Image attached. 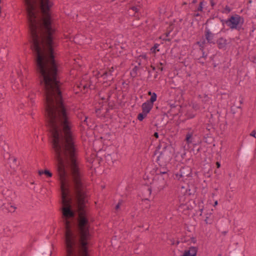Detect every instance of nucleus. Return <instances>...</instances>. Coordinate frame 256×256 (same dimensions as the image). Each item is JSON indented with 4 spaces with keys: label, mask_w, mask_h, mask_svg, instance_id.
I'll return each instance as SVG.
<instances>
[{
    "label": "nucleus",
    "mask_w": 256,
    "mask_h": 256,
    "mask_svg": "<svg viewBox=\"0 0 256 256\" xmlns=\"http://www.w3.org/2000/svg\"><path fill=\"white\" fill-rule=\"evenodd\" d=\"M205 221H206V223H207V224H210L211 222V220H210L208 216L206 217Z\"/></svg>",
    "instance_id": "a878e982"
},
{
    "label": "nucleus",
    "mask_w": 256,
    "mask_h": 256,
    "mask_svg": "<svg viewBox=\"0 0 256 256\" xmlns=\"http://www.w3.org/2000/svg\"><path fill=\"white\" fill-rule=\"evenodd\" d=\"M156 68L162 71L163 70L162 64L160 62L156 66Z\"/></svg>",
    "instance_id": "aec40b11"
},
{
    "label": "nucleus",
    "mask_w": 256,
    "mask_h": 256,
    "mask_svg": "<svg viewBox=\"0 0 256 256\" xmlns=\"http://www.w3.org/2000/svg\"><path fill=\"white\" fill-rule=\"evenodd\" d=\"M156 98H157V96H156V93L154 92H153L152 94V96H151L150 100H148V102H152V104H153V103L156 101Z\"/></svg>",
    "instance_id": "ddd939ff"
},
{
    "label": "nucleus",
    "mask_w": 256,
    "mask_h": 256,
    "mask_svg": "<svg viewBox=\"0 0 256 256\" xmlns=\"http://www.w3.org/2000/svg\"><path fill=\"white\" fill-rule=\"evenodd\" d=\"M154 137H156V138H158V132H155L154 134Z\"/></svg>",
    "instance_id": "7c9ffc66"
},
{
    "label": "nucleus",
    "mask_w": 256,
    "mask_h": 256,
    "mask_svg": "<svg viewBox=\"0 0 256 256\" xmlns=\"http://www.w3.org/2000/svg\"><path fill=\"white\" fill-rule=\"evenodd\" d=\"M159 178H160V180H162V182L159 186V188L161 190L164 188L165 184H166V182L164 180V178L162 177V176H159Z\"/></svg>",
    "instance_id": "4468645a"
},
{
    "label": "nucleus",
    "mask_w": 256,
    "mask_h": 256,
    "mask_svg": "<svg viewBox=\"0 0 256 256\" xmlns=\"http://www.w3.org/2000/svg\"><path fill=\"white\" fill-rule=\"evenodd\" d=\"M228 176L230 178H232V177H234V173H229L228 174Z\"/></svg>",
    "instance_id": "c85d7f7f"
},
{
    "label": "nucleus",
    "mask_w": 256,
    "mask_h": 256,
    "mask_svg": "<svg viewBox=\"0 0 256 256\" xmlns=\"http://www.w3.org/2000/svg\"><path fill=\"white\" fill-rule=\"evenodd\" d=\"M86 118H85V120H84V122H86Z\"/></svg>",
    "instance_id": "58836bf2"
},
{
    "label": "nucleus",
    "mask_w": 256,
    "mask_h": 256,
    "mask_svg": "<svg viewBox=\"0 0 256 256\" xmlns=\"http://www.w3.org/2000/svg\"><path fill=\"white\" fill-rule=\"evenodd\" d=\"M152 68H153V70H154L156 69V68H155V67H152Z\"/></svg>",
    "instance_id": "e433bc0d"
},
{
    "label": "nucleus",
    "mask_w": 256,
    "mask_h": 256,
    "mask_svg": "<svg viewBox=\"0 0 256 256\" xmlns=\"http://www.w3.org/2000/svg\"><path fill=\"white\" fill-rule=\"evenodd\" d=\"M218 44L219 46V48H223L224 47V45L220 43V41H218Z\"/></svg>",
    "instance_id": "cd10ccee"
},
{
    "label": "nucleus",
    "mask_w": 256,
    "mask_h": 256,
    "mask_svg": "<svg viewBox=\"0 0 256 256\" xmlns=\"http://www.w3.org/2000/svg\"><path fill=\"white\" fill-rule=\"evenodd\" d=\"M227 124V122H225V125Z\"/></svg>",
    "instance_id": "79ce46f5"
},
{
    "label": "nucleus",
    "mask_w": 256,
    "mask_h": 256,
    "mask_svg": "<svg viewBox=\"0 0 256 256\" xmlns=\"http://www.w3.org/2000/svg\"><path fill=\"white\" fill-rule=\"evenodd\" d=\"M216 166H217V168H220V164L218 162H216Z\"/></svg>",
    "instance_id": "473e14b6"
},
{
    "label": "nucleus",
    "mask_w": 256,
    "mask_h": 256,
    "mask_svg": "<svg viewBox=\"0 0 256 256\" xmlns=\"http://www.w3.org/2000/svg\"><path fill=\"white\" fill-rule=\"evenodd\" d=\"M147 114L146 113H144L143 112L142 113H140L138 114V119L142 121L144 118L146 116Z\"/></svg>",
    "instance_id": "f8f14e48"
},
{
    "label": "nucleus",
    "mask_w": 256,
    "mask_h": 256,
    "mask_svg": "<svg viewBox=\"0 0 256 256\" xmlns=\"http://www.w3.org/2000/svg\"><path fill=\"white\" fill-rule=\"evenodd\" d=\"M90 86L88 83H86V82L84 80H82L80 82V86H78V87L81 88H82L84 89V92H85V90L87 89Z\"/></svg>",
    "instance_id": "1a4fd4ad"
},
{
    "label": "nucleus",
    "mask_w": 256,
    "mask_h": 256,
    "mask_svg": "<svg viewBox=\"0 0 256 256\" xmlns=\"http://www.w3.org/2000/svg\"><path fill=\"white\" fill-rule=\"evenodd\" d=\"M144 201L145 202H148V200H145Z\"/></svg>",
    "instance_id": "a19ab883"
},
{
    "label": "nucleus",
    "mask_w": 256,
    "mask_h": 256,
    "mask_svg": "<svg viewBox=\"0 0 256 256\" xmlns=\"http://www.w3.org/2000/svg\"><path fill=\"white\" fill-rule=\"evenodd\" d=\"M244 98L242 96H240L238 98H233V100H231L230 102L228 103V104L230 106L231 112L234 114L236 112L234 110V108L241 109L240 105L243 103Z\"/></svg>",
    "instance_id": "f03ea898"
},
{
    "label": "nucleus",
    "mask_w": 256,
    "mask_h": 256,
    "mask_svg": "<svg viewBox=\"0 0 256 256\" xmlns=\"http://www.w3.org/2000/svg\"><path fill=\"white\" fill-rule=\"evenodd\" d=\"M38 174L39 175H42V174H44V171L42 170H40L38 171Z\"/></svg>",
    "instance_id": "c756f323"
},
{
    "label": "nucleus",
    "mask_w": 256,
    "mask_h": 256,
    "mask_svg": "<svg viewBox=\"0 0 256 256\" xmlns=\"http://www.w3.org/2000/svg\"><path fill=\"white\" fill-rule=\"evenodd\" d=\"M244 23V18L237 14L232 15L226 20H225V24L232 30H240Z\"/></svg>",
    "instance_id": "f257e3e1"
},
{
    "label": "nucleus",
    "mask_w": 256,
    "mask_h": 256,
    "mask_svg": "<svg viewBox=\"0 0 256 256\" xmlns=\"http://www.w3.org/2000/svg\"><path fill=\"white\" fill-rule=\"evenodd\" d=\"M113 70H114V68L112 67L110 69L108 72H106L104 74V75L108 76V74H110L111 73L113 72Z\"/></svg>",
    "instance_id": "a211bd4d"
},
{
    "label": "nucleus",
    "mask_w": 256,
    "mask_h": 256,
    "mask_svg": "<svg viewBox=\"0 0 256 256\" xmlns=\"http://www.w3.org/2000/svg\"><path fill=\"white\" fill-rule=\"evenodd\" d=\"M164 12H165V8L164 7L160 10V14H164Z\"/></svg>",
    "instance_id": "bb28decb"
},
{
    "label": "nucleus",
    "mask_w": 256,
    "mask_h": 256,
    "mask_svg": "<svg viewBox=\"0 0 256 256\" xmlns=\"http://www.w3.org/2000/svg\"><path fill=\"white\" fill-rule=\"evenodd\" d=\"M256 134V130H253L250 134V136H255Z\"/></svg>",
    "instance_id": "b1692460"
},
{
    "label": "nucleus",
    "mask_w": 256,
    "mask_h": 256,
    "mask_svg": "<svg viewBox=\"0 0 256 256\" xmlns=\"http://www.w3.org/2000/svg\"><path fill=\"white\" fill-rule=\"evenodd\" d=\"M190 174V168H184L180 170L179 173L175 174V178L180 180V178L188 176Z\"/></svg>",
    "instance_id": "39448f33"
},
{
    "label": "nucleus",
    "mask_w": 256,
    "mask_h": 256,
    "mask_svg": "<svg viewBox=\"0 0 256 256\" xmlns=\"http://www.w3.org/2000/svg\"><path fill=\"white\" fill-rule=\"evenodd\" d=\"M2 96V94H1L0 96V98H1Z\"/></svg>",
    "instance_id": "ea45409f"
},
{
    "label": "nucleus",
    "mask_w": 256,
    "mask_h": 256,
    "mask_svg": "<svg viewBox=\"0 0 256 256\" xmlns=\"http://www.w3.org/2000/svg\"><path fill=\"white\" fill-rule=\"evenodd\" d=\"M218 204V202H217V201H216V202H215V204L216 205V204Z\"/></svg>",
    "instance_id": "4c0bfd02"
},
{
    "label": "nucleus",
    "mask_w": 256,
    "mask_h": 256,
    "mask_svg": "<svg viewBox=\"0 0 256 256\" xmlns=\"http://www.w3.org/2000/svg\"><path fill=\"white\" fill-rule=\"evenodd\" d=\"M131 8L133 11H134L136 12H137L138 10V8L137 6H132Z\"/></svg>",
    "instance_id": "4be33fe9"
},
{
    "label": "nucleus",
    "mask_w": 256,
    "mask_h": 256,
    "mask_svg": "<svg viewBox=\"0 0 256 256\" xmlns=\"http://www.w3.org/2000/svg\"><path fill=\"white\" fill-rule=\"evenodd\" d=\"M152 94H153V93H152V92H148V94L149 96H152Z\"/></svg>",
    "instance_id": "72a5a7b5"
},
{
    "label": "nucleus",
    "mask_w": 256,
    "mask_h": 256,
    "mask_svg": "<svg viewBox=\"0 0 256 256\" xmlns=\"http://www.w3.org/2000/svg\"><path fill=\"white\" fill-rule=\"evenodd\" d=\"M231 10H232L231 8L228 6H225V12H226L228 14L230 12Z\"/></svg>",
    "instance_id": "412c9836"
},
{
    "label": "nucleus",
    "mask_w": 256,
    "mask_h": 256,
    "mask_svg": "<svg viewBox=\"0 0 256 256\" xmlns=\"http://www.w3.org/2000/svg\"><path fill=\"white\" fill-rule=\"evenodd\" d=\"M142 58L146 59V55H142L140 56Z\"/></svg>",
    "instance_id": "2f4dec72"
},
{
    "label": "nucleus",
    "mask_w": 256,
    "mask_h": 256,
    "mask_svg": "<svg viewBox=\"0 0 256 256\" xmlns=\"http://www.w3.org/2000/svg\"><path fill=\"white\" fill-rule=\"evenodd\" d=\"M122 204V201H120L118 203V204L116 206V210H118L121 204Z\"/></svg>",
    "instance_id": "5701e85b"
},
{
    "label": "nucleus",
    "mask_w": 256,
    "mask_h": 256,
    "mask_svg": "<svg viewBox=\"0 0 256 256\" xmlns=\"http://www.w3.org/2000/svg\"><path fill=\"white\" fill-rule=\"evenodd\" d=\"M192 134L191 132H189L187 134L186 136V143L189 144L192 142Z\"/></svg>",
    "instance_id": "9d476101"
},
{
    "label": "nucleus",
    "mask_w": 256,
    "mask_h": 256,
    "mask_svg": "<svg viewBox=\"0 0 256 256\" xmlns=\"http://www.w3.org/2000/svg\"><path fill=\"white\" fill-rule=\"evenodd\" d=\"M232 256H240V251L236 250V252H232Z\"/></svg>",
    "instance_id": "f3484780"
},
{
    "label": "nucleus",
    "mask_w": 256,
    "mask_h": 256,
    "mask_svg": "<svg viewBox=\"0 0 256 256\" xmlns=\"http://www.w3.org/2000/svg\"><path fill=\"white\" fill-rule=\"evenodd\" d=\"M196 248L194 247H190L188 250H186L182 256H196Z\"/></svg>",
    "instance_id": "0eeeda50"
},
{
    "label": "nucleus",
    "mask_w": 256,
    "mask_h": 256,
    "mask_svg": "<svg viewBox=\"0 0 256 256\" xmlns=\"http://www.w3.org/2000/svg\"><path fill=\"white\" fill-rule=\"evenodd\" d=\"M153 104L148 101L142 104V110L144 113L148 114L153 107Z\"/></svg>",
    "instance_id": "423d86ee"
},
{
    "label": "nucleus",
    "mask_w": 256,
    "mask_h": 256,
    "mask_svg": "<svg viewBox=\"0 0 256 256\" xmlns=\"http://www.w3.org/2000/svg\"><path fill=\"white\" fill-rule=\"evenodd\" d=\"M254 58L255 60H256V56H254Z\"/></svg>",
    "instance_id": "37998d69"
},
{
    "label": "nucleus",
    "mask_w": 256,
    "mask_h": 256,
    "mask_svg": "<svg viewBox=\"0 0 256 256\" xmlns=\"http://www.w3.org/2000/svg\"><path fill=\"white\" fill-rule=\"evenodd\" d=\"M17 74H18V78L19 79V80L20 81L22 86H24V83L23 82V79H22L23 76H22V71L20 70V71L18 72Z\"/></svg>",
    "instance_id": "9b49d317"
},
{
    "label": "nucleus",
    "mask_w": 256,
    "mask_h": 256,
    "mask_svg": "<svg viewBox=\"0 0 256 256\" xmlns=\"http://www.w3.org/2000/svg\"><path fill=\"white\" fill-rule=\"evenodd\" d=\"M159 45L158 44H154V46H153L151 49L150 50L153 53H156V52H158L159 50L158 49V46Z\"/></svg>",
    "instance_id": "2eb2a0df"
},
{
    "label": "nucleus",
    "mask_w": 256,
    "mask_h": 256,
    "mask_svg": "<svg viewBox=\"0 0 256 256\" xmlns=\"http://www.w3.org/2000/svg\"><path fill=\"white\" fill-rule=\"evenodd\" d=\"M213 36V34L210 32L208 30L206 31L205 34V38H202L200 41L198 42L200 47L201 48H202L206 44L214 42L212 40Z\"/></svg>",
    "instance_id": "7ed1b4c3"
},
{
    "label": "nucleus",
    "mask_w": 256,
    "mask_h": 256,
    "mask_svg": "<svg viewBox=\"0 0 256 256\" xmlns=\"http://www.w3.org/2000/svg\"><path fill=\"white\" fill-rule=\"evenodd\" d=\"M252 0H248V3H252Z\"/></svg>",
    "instance_id": "c9c22d12"
},
{
    "label": "nucleus",
    "mask_w": 256,
    "mask_h": 256,
    "mask_svg": "<svg viewBox=\"0 0 256 256\" xmlns=\"http://www.w3.org/2000/svg\"><path fill=\"white\" fill-rule=\"evenodd\" d=\"M44 174L48 177H51L52 174L48 170H44Z\"/></svg>",
    "instance_id": "6ab92c4d"
},
{
    "label": "nucleus",
    "mask_w": 256,
    "mask_h": 256,
    "mask_svg": "<svg viewBox=\"0 0 256 256\" xmlns=\"http://www.w3.org/2000/svg\"><path fill=\"white\" fill-rule=\"evenodd\" d=\"M252 145L248 144L244 146L242 152V156L244 160H248L250 158Z\"/></svg>",
    "instance_id": "20e7f679"
},
{
    "label": "nucleus",
    "mask_w": 256,
    "mask_h": 256,
    "mask_svg": "<svg viewBox=\"0 0 256 256\" xmlns=\"http://www.w3.org/2000/svg\"><path fill=\"white\" fill-rule=\"evenodd\" d=\"M119 2H122L123 1H126L128 2H132V3H134V4H136V2H140V0H118Z\"/></svg>",
    "instance_id": "dca6fc26"
},
{
    "label": "nucleus",
    "mask_w": 256,
    "mask_h": 256,
    "mask_svg": "<svg viewBox=\"0 0 256 256\" xmlns=\"http://www.w3.org/2000/svg\"><path fill=\"white\" fill-rule=\"evenodd\" d=\"M3 206L4 208L7 209L10 212H14L16 209V207L11 204H8L7 205L4 204Z\"/></svg>",
    "instance_id": "6e6552de"
},
{
    "label": "nucleus",
    "mask_w": 256,
    "mask_h": 256,
    "mask_svg": "<svg viewBox=\"0 0 256 256\" xmlns=\"http://www.w3.org/2000/svg\"><path fill=\"white\" fill-rule=\"evenodd\" d=\"M14 87L18 88H20L19 87H17V86L16 84H14Z\"/></svg>",
    "instance_id": "f704fd0d"
},
{
    "label": "nucleus",
    "mask_w": 256,
    "mask_h": 256,
    "mask_svg": "<svg viewBox=\"0 0 256 256\" xmlns=\"http://www.w3.org/2000/svg\"><path fill=\"white\" fill-rule=\"evenodd\" d=\"M204 2H201L200 4V6L199 8H198V10H202V6H204Z\"/></svg>",
    "instance_id": "393cba45"
}]
</instances>
